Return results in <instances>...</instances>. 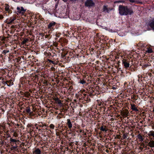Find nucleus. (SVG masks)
<instances>
[{
    "label": "nucleus",
    "mask_w": 154,
    "mask_h": 154,
    "mask_svg": "<svg viewBox=\"0 0 154 154\" xmlns=\"http://www.w3.org/2000/svg\"><path fill=\"white\" fill-rule=\"evenodd\" d=\"M119 14L122 16L131 15L133 13V11L128 7L122 5H120L119 7Z\"/></svg>",
    "instance_id": "obj_1"
},
{
    "label": "nucleus",
    "mask_w": 154,
    "mask_h": 154,
    "mask_svg": "<svg viewBox=\"0 0 154 154\" xmlns=\"http://www.w3.org/2000/svg\"><path fill=\"white\" fill-rule=\"evenodd\" d=\"M17 14H20L22 15H23L26 11V9H25L23 7H17Z\"/></svg>",
    "instance_id": "obj_2"
},
{
    "label": "nucleus",
    "mask_w": 154,
    "mask_h": 154,
    "mask_svg": "<svg viewBox=\"0 0 154 154\" xmlns=\"http://www.w3.org/2000/svg\"><path fill=\"white\" fill-rule=\"evenodd\" d=\"M85 6L91 7L95 5V3L92 0H87L85 2Z\"/></svg>",
    "instance_id": "obj_3"
},
{
    "label": "nucleus",
    "mask_w": 154,
    "mask_h": 154,
    "mask_svg": "<svg viewBox=\"0 0 154 154\" xmlns=\"http://www.w3.org/2000/svg\"><path fill=\"white\" fill-rule=\"evenodd\" d=\"M122 64L125 68H128L129 67V62L125 59H123L122 60Z\"/></svg>",
    "instance_id": "obj_4"
},
{
    "label": "nucleus",
    "mask_w": 154,
    "mask_h": 154,
    "mask_svg": "<svg viewBox=\"0 0 154 154\" xmlns=\"http://www.w3.org/2000/svg\"><path fill=\"white\" fill-rule=\"evenodd\" d=\"M128 111L126 109L124 110L121 112V115L122 116L123 118L126 117L128 116Z\"/></svg>",
    "instance_id": "obj_5"
},
{
    "label": "nucleus",
    "mask_w": 154,
    "mask_h": 154,
    "mask_svg": "<svg viewBox=\"0 0 154 154\" xmlns=\"http://www.w3.org/2000/svg\"><path fill=\"white\" fill-rule=\"evenodd\" d=\"M66 124L70 129L72 128V125L70 119H67Z\"/></svg>",
    "instance_id": "obj_6"
},
{
    "label": "nucleus",
    "mask_w": 154,
    "mask_h": 154,
    "mask_svg": "<svg viewBox=\"0 0 154 154\" xmlns=\"http://www.w3.org/2000/svg\"><path fill=\"white\" fill-rule=\"evenodd\" d=\"M12 80L6 81L4 85H7L8 86H10L13 85V82H12Z\"/></svg>",
    "instance_id": "obj_7"
},
{
    "label": "nucleus",
    "mask_w": 154,
    "mask_h": 154,
    "mask_svg": "<svg viewBox=\"0 0 154 154\" xmlns=\"http://www.w3.org/2000/svg\"><path fill=\"white\" fill-rule=\"evenodd\" d=\"M56 23L54 22H52L50 23L48 26V28L49 29H51L52 27H54Z\"/></svg>",
    "instance_id": "obj_8"
},
{
    "label": "nucleus",
    "mask_w": 154,
    "mask_h": 154,
    "mask_svg": "<svg viewBox=\"0 0 154 154\" xmlns=\"http://www.w3.org/2000/svg\"><path fill=\"white\" fill-rule=\"evenodd\" d=\"M139 140V141L140 142H142L143 141L144 137H143L142 135H141L140 134H138L137 136Z\"/></svg>",
    "instance_id": "obj_9"
},
{
    "label": "nucleus",
    "mask_w": 154,
    "mask_h": 154,
    "mask_svg": "<svg viewBox=\"0 0 154 154\" xmlns=\"http://www.w3.org/2000/svg\"><path fill=\"white\" fill-rule=\"evenodd\" d=\"M148 146L150 147H154V140H151L148 143Z\"/></svg>",
    "instance_id": "obj_10"
},
{
    "label": "nucleus",
    "mask_w": 154,
    "mask_h": 154,
    "mask_svg": "<svg viewBox=\"0 0 154 154\" xmlns=\"http://www.w3.org/2000/svg\"><path fill=\"white\" fill-rule=\"evenodd\" d=\"M5 11H8L9 13H11V11L9 9V6L7 4H5Z\"/></svg>",
    "instance_id": "obj_11"
},
{
    "label": "nucleus",
    "mask_w": 154,
    "mask_h": 154,
    "mask_svg": "<svg viewBox=\"0 0 154 154\" xmlns=\"http://www.w3.org/2000/svg\"><path fill=\"white\" fill-rule=\"evenodd\" d=\"M16 19L15 17H11L9 19V22L7 23V24H10L12 23Z\"/></svg>",
    "instance_id": "obj_12"
},
{
    "label": "nucleus",
    "mask_w": 154,
    "mask_h": 154,
    "mask_svg": "<svg viewBox=\"0 0 154 154\" xmlns=\"http://www.w3.org/2000/svg\"><path fill=\"white\" fill-rule=\"evenodd\" d=\"M148 135L149 137H152L154 138V131L152 130L149 131Z\"/></svg>",
    "instance_id": "obj_13"
},
{
    "label": "nucleus",
    "mask_w": 154,
    "mask_h": 154,
    "mask_svg": "<svg viewBox=\"0 0 154 154\" xmlns=\"http://www.w3.org/2000/svg\"><path fill=\"white\" fill-rule=\"evenodd\" d=\"M131 108L133 110L136 111H138L137 107L134 104H131Z\"/></svg>",
    "instance_id": "obj_14"
},
{
    "label": "nucleus",
    "mask_w": 154,
    "mask_h": 154,
    "mask_svg": "<svg viewBox=\"0 0 154 154\" xmlns=\"http://www.w3.org/2000/svg\"><path fill=\"white\" fill-rule=\"evenodd\" d=\"M33 153L35 154H41V151L39 149L37 148L33 151Z\"/></svg>",
    "instance_id": "obj_15"
},
{
    "label": "nucleus",
    "mask_w": 154,
    "mask_h": 154,
    "mask_svg": "<svg viewBox=\"0 0 154 154\" xmlns=\"http://www.w3.org/2000/svg\"><path fill=\"white\" fill-rule=\"evenodd\" d=\"M147 50L146 51V52L148 53H151L153 52V51L152 49L150 47L147 48Z\"/></svg>",
    "instance_id": "obj_16"
},
{
    "label": "nucleus",
    "mask_w": 154,
    "mask_h": 154,
    "mask_svg": "<svg viewBox=\"0 0 154 154\" xmlns=\"http://www.w3.org/2000/svg\"><path fill=\"white\" fill-rule=\"evenodd\" d=\"M106 126H102L100 128V130L102 131H107V129H106Z\"/></svg>",
    "instance_id": "obj_17"
},
{
    "label": "nucleus",
    "mask_w": 154,
    "mask_h": 154,
    "mask_svg": "<svg viewBox=\"0 0 154 154\" xmlns=\"http://www.w3.org/2000/svg\"><path fill=\"white\" fill-rule=\"evenodd\" d=\"M149 26L152 28L154 29V20L150 23Z\"/></svg>",
    "instance_id": "obj_18"
},
{
    "label": "nucleus",
    "mask_w": 154,
    "mask_h": 154,
    "mask_svg": "<svg viewBox=\"0 0 154 154\" xmlns=\"http://www.w3.org/2000/svg\"><path fill=\"white\" fill-rule=\"evenodd\" d=\"M26 111L29 114H31L32 113V112H31L30 108L29 107H27Z\"/></svg>",
    "instance_id": "obj_19"
},
{
    "label": "nucleus",
    "mask_w": 154,
    "mask_h": 154,
    "mask_svg": "<svg viewBox=\"0 0 154 154\" xmlns=\"http://www.w3.org/2000/svg\"><path fill=\"white\" fill-rule=\"evenodd\" d=\"M103 11L104 12H108V10L107 6L104 5L103 6Z\"/></svg>",
    "instance_id": "obj_20"
},
{
    "label": "nucleus",
    "mask_w": 154,
    "mask_h": 154,
    "mask_svg": "<svg viewBox=\"0 0 154 154\" xmlns=\"http://www.w3.org/2000/svg\"><path fill=\"white\" fill-rule=\"evenodd\" d=\"M10 140L11 142H14V143H16L17 142L19 141V140H16L15 139H12L11 138H10Z\"/></svg>",
    "instance_id": "obj_21"
},
{
    "label": "nucleus",
    "mask_w": 154,
    "mask_h": 154,
    "mask_svg": "<svg viewBox=\"0 0 154 154\" xmlns=\"http://www.w3.org/2000/svg\"><path fill=\"white\" fill-rule=\"evenodd\" d=\"M24 96L27 97H29L30 96V94L28 92H26L24 93Z\"/></svg>",
    "instance_id": "obj_22"
},
{
    "label": "nucleus",
    "mask_w": 154,
    "mask_h": 154,
    "mask_svg": "<svg viewBox=\"0 0 154 154\" xmlns=\"http://www.w3.org/2000/svg\"><path fill=\"white\" fill-rule=\"evenodd\" d=\"M29 41L28 39L27 38L24 39L22 42V43L23 44H25L27 42Z\"/></svg>",
    "instance_id": "obj_23"
},
{
    "label": "nucleus",
    "mask_w": 154,
    "mask_h": 154,
    "mask_svg": "<svg viewBox=\"0 0 154 154\" xmlns=\"http://www.w3.org/2000/svg\"><path fill=\"white\" fill-rule=\"evenodd\" d=\"M128 136V134L127 133H124L123 134V136L122 137L123 139H124L127 138Z\"/></svg>",
    "instance_id": "obj_24"
},
{
    "label": "nucleus",
    "mask_w": 154,
    "mask_h": 154,
    "mask_svg": "<svg viewBox=\"0 0 154 154\" xmlns=\"http://www.w3.org/2000/svg\"><path fill=\"white\" fill-rule=\"evenodd\" d=\"M9 52V50H4L3 51L2 53L3 54H5L6 53H8Z\"/></svg>",
    "instance_id": "obj_25"
},
{
    "label": "nucleus",
    "mask_w": 154,
    "mask_h": 154,
    "mask_svg": "<svg viewBox=\"0 0 154 154\" xmlns=\"http://www.w3.org/2000/svg\"><path fill=\"white\" fill-rule=\"evenodd\" d=\"M54 125L52 124H51L49 126L50 128L52 129H54Z\"/></svg>",
    "instance_id": "obj_26"
},
{
    "label": "nucleus",
    "mask_w": 154,
    "mask_h": 154,
    "mask_svg": "<svg viewBox=\"0 0 154 154\" xmlns=\"http://www.w3.org/2000/svg\"><path fill=\"white\" fill-rule=\"evenodd\" d=\"M80 83L82 84H83L86 83V82L84 80H81Z\"/></svg>",
    "instance_id": "obj_27"
},
{
    "label": "nucleus",
    "mask_w": 154,
    "mask_h": 154,
    "mask_svg": "<svg viewBox=\"0 0 154 154\" xmlns=\"http://www.w3.org/2000/svg\"><path fill=\"white\" fill-rule=\"evenodd\" d=\"M17 146H14L11 148V150H14V149H16L17 148Z\"/></svg>",
    "instance_id": "obj_28"
},
{
    "label": "nucleus",
    "mask_w": 154,
    "mask_h": 154,
    "mask_svg": "<svg viewBox=\"0 0 154 154\" xmlns=\"http://www.w3.org/2000/svg\"><path fill=\"white\" fill-rule=\"evenodd\" d=\"M1 129H4L5 128V127L4 125H1Z\"/></svg>",
    "instance_id": "obj_29"
},
{
    "label": "nucleus",
    "mask_w": 154,
    "mask_h": 154,
    "mask_svg": "<svg viewBox=\"0 0 154 154\" xmlns=\"http://www.w3.org/2000/svg\"><path fill=\"white\" fill-rule=\"evenodd\" d=\"M13 135L15 137H17V133L15 132L14 134H13Z\"/></svg>",
    "instance_id": "obj_30"
},
{
    "label": "nucleus",
    "mask_w": 154,
    "mask_h": 154,
    "mask_svg": "<svg viewBox=\"0 0 154 154\" xmlns=\"http://www.w3.org/2000/svg\"><path fill=\"white\" fill-rule=\"evenodd\" d=\"M45 38H48V39H49V35H45Z\"/></svg>",
    "instance_id": "obj_31"
},
{
    "label": "nucleus",
    "mask_w": 154,
    "mask_h": 154,
    "mask_svg": "<svg viewBox=\"0 0 154 154\" xmlns=\"http://www.w3.org/2000/svg\"><path fill=\"white\" fill-rule=\"evenodd\" d=\"M4 18V17L2 15H0V20Z\"/></svg>",
    "instance_id": "obj_32"
},
{
    "label": "nucleus",
    "mask_w": 154,
    "mask_h": 154,
    "mask_svg": "<svg viewBox=\"0 0 154 154\" xmlns=\"http://www.w3.org/2000/svg\"><path fill=\"white\" fill-rule=\"evenodd\" d=\"M56 135L57 136H59L60 135V133L58 132H57L56 133Z\"/></svg>",
    "instance_id": "obj_33"
},
{
    "label": "nucleus",
    "mask_w": 154,
    "mask_h": 154,
    "mask_svg": "<svg viewBox=\"0 0 154 154\" xmlns=\"http://www.w3.org/2000/svg\"><path fill=\"white\" fill-rule=\"evenodd\" d=\"M48 61L50 62H51V63H54V61H52V60H48Z\"/></svg>",
    "instance_id": "obj_34"
},
{
    "label": "nucleus",
    "mask_w": 154,
    "mask_h": 154,
    "mask_svg": "<svg viewBox=\"0 0 154 154\" xmlns=\"http://www.w3.org/2000/svg\"><path fill=\"white\" fill-rule=\"evenodd\" d=\"M129 0V1L131 2H132V3L134 2V1L133 0Z\"/></svg>",
    "instance_id": "obj_35"
},
{
    "label": "nucleus",
    "mask_w": 154,
    "mask_h": 154,
    "mask_svg": "<svg viewBox=\"0 0 154 154\" xmlns=\"http://www.w3.org/2000/svg\"><path fill=\"white\" fill-rule=\"evenodd\" d=\"M135 95H134L133 97H132V99H135Z\"/></svg>",
    "instance_id": "obj_36"
},
{
    "label": "nucleus",
    "mask_w": 154,
    "mask_h": 154,
    "mask_svg": "<svg viewBox=\"0 0 154 154\" xmlns=\"http://www.w3.org/2000/svg\"><path fill=\"white\" fill-rule=\"evenodd\" d=\"M20 59H21V58H20V57H18L17 60H18L19 61L20 60Z\"/></svg>",
    "instance_id": "obj_37"
},
{
    "label": "nucleus",
    "mask_w": 154,
    "mask_h": 154,
    "mask_svg": "<svg viewBox=\"0 0 154 154\" xmlns=\"http://www.w3.org/2000/svg\"><path fill=\"white\" fill-rule=\"evenodd\" d=\"M70 0L72 2H75L76 1H77L78 0Z\"/></svg>",
    "instance_id": "obj_38"
},
{
    "label": "nucleus",
    "mask_w": 154,
    "mask_h": 154,
    "mask_svg": "<svg viewBox=\"0 0 154 154\" xmlns=\"http://www.w3.org/2000/svg\"><path fill=\"white\" fill-rule=\"evenodd\" d=\"M140 149H141V150H143V148H142V147H140Z\"/></svg>",
    "instance_id": "obj_39"
},
{
    "label": "nucleus",
    "mask_w": 154,
    "mask_h": 154,
    "mask_svg": "<svg viewBox=\"0 0 154 154\" xmlns=\"http://www.w3.org/2000/svg\"><path fill=\"white\" fill-rule=\"evenodd\" d=\"M141 146H143L144 145V144L143 143H142V144H141Z\"/></svg>",
    "instance_id": "obj_40"
},
{
    "label": "nucleus",
    "mask_w": 154,
    "mask_h": 154,
    "mask_svg": "<svg viewBox=\"0 0 154 154\" xmlns=\"http://www.w3.org/2000/svg\"><path fill=\"white\" fill-rule=\"evenodd\" d=\"M79 132L80 133H81L82 132V130H80Z\"/></svg>",
    "instance_id": "obj_41"
},
{
    "label": "nucleus",
    "mask_w": 154,
    "mask_h": 154,
    "mask_svg": "<svg viewBox=\"0 0 154 154\" xmlns=\"http://www.w3.org/2000/svg\"><path fill=\"white\" fill-rule=\"evenodd\" d=\"M119 135H117V138H119Z\"/></svg>",
    "instance_id": "obj_42"
},
{
    "label": "nucleus",
    "mask_w": 154,
    "mask_h": 154,
    "mask_svg": "<svg viewBox=\"0 0 154 154\" xmlns=\"http://www.w3.org/2000/svg\"><path fill=\"white\" fill-rule=\"evenodd\" d=\"M106 151L107 152H108V150H106Z\"/></svg>",
    "instance_id": "obj_43"
},
{
    "label": "nucleus",
    "mask_w": 154,
    "mask_h": 154,
    "mask_svg": "<svg viewBox=\"0 0 154 154\" xmlns=\"http://www.w3.org/2000/svg\"><path fill=\"white\" fill-rule=\"evenodd\" d=\"M153 112H154V108H153Z\"/></svg>",
    "instance_id": "obj_44"
},
{
    "label": "nucleus",
    "mask_w": 154,
    "mask_h": 154,
    "mask_svg": "<svg viewBox=\"0 0 154 154\" xmlns=\"http://www.w3.org/2000/svg\"><path fill=\"white\" fill-rule=\"evenodd\" d=\"M0 129H1V125H0Z\"/></svg>",
    "instance_id": "obj_45"
},
{
    "label": "nucleus",
    "mask_w": 154,
    "mask_h": 154,
    "mask_svg": "<svg viewBox=\"0 0 154 154\" xmlns=\"http://www.w3.org/2000/svg\"><path fill=\"white\" fill-rule=\"evenodd\" d=\"M62 131H60V132L61 133V132H62Z\"/></svg>",
    "instance_id": "obj_46"
},
{
    "label": "nucleus",
    "mask_w": 154,
    "mask_h": 154,
    "mask_svg": "<svg viewBox=\"0 0 154 154\" xmlns=\"http://www.w3.org/2000/svg\"><path fill=\"white\" fill-rule=\"evenodd\" d=\"M15 144H16V146H17V143H15Z\"/></svg>",
    "instance_id": "obj_47"
},
{
    "label": "nucleus",
    "mask_w": 154,
    "mask_h": 154,
    "mask_svg": "<svg viewBox=\"0 0 154 154\" xmlns=\"http://www.w3.org/2000/svg\"><path fill=\"white\" fill-rule=\"evenodd\" d=\"M14 27V26H11L12 27Z\"/></svg>",
    "instance_id": "obj_48"
},
{
    "label": "nucleus",
    "mask_w": 154,
    "mask_h": 154,
    "mask_svg": "<svg viewBox=\"0 0 154 154\" xmlns=\"http://www.w3.org/2000/svg\"><path fill=\"white\" fill-rule=\"evenodd\" d=\"M17 125L18 126H19V124H18Z\"/></svg>",
    "instance_id": "obj_49"
},
{
    "label": "nucleus",
    "mask_w": 154,
    "mask_h": 154,
    "mask_svg": "<svg viewBox=\"0 0 154 154\" xmlns=\"http://www.w3.org/2000/svg\"><path fill=\"white\" fill-rule=\"evenodd\" d=\"M4 82V83H3V84H4V83H5V82Z\"/></svg>",
    "instance_id": "obj_50"
},
{
    "label": "nucleus",
    "mask_w": 154,
    "mask_h": 154,
    "mask_svg": "<svg viewBox=\"0 0 154 154\" xmlns=\"http://www.w3.org/2000/svg\"><path fill=\"white\" fill-rule=\"evenodd\" d=\"M29 91L30 92H31V91H30V90H29Z\"/></svg>",
    "instance_id": "obj_51"
},
{
    "label": "nucleus",
    "mask_w": 154,
    "mask_h": 154,
    "mask_svg": "<svg viewBox=\"0 0 154 154\" xmlns=\"http://www.w3.org/2000/svg\"><path fill=\"white\" fill-rule=\"evenodd\" d=\"M85 135H86V133H85Z\"/></svg>",
    "instance_id": "obj_52"
},
{
    "label": "nucleus",
    "mask_w": 154,
    "mask_h": 154,
    "mask_svg": "<svg viewBox=\"0 0 154 154\" xmlns=\"http://www.w3.org/2000/svg\"><path fill=\"white\" fill-rule=\"evenodd\" d=\"M55 0V1H57V0Z\"/></svg>",
    "instance_id": "obj_53"
},
{
    "label": "nucleus",
    "mask_w": 154,
    "mask_h": 154,
    "mask_svg": "<svg viewBox=\"0 0 154 154\" xmlns=\"http://www.w3.org/2000/svg\"><path fill=\"white\" fill-rule=\"evenodd\" d=\"M1 79V77H0V80Z\"/></svg>",
    "instance_id": "obj_54"
},
{
    "label": "nucleus",
    "mask_w": 154,
    "mask_h": 154,
    "mask_svg": "<svg viewBox=\"0 0 154 154\" xmlns=\"http://www.w3.org/2000/svg\"><path fill=\"white\" fill-rule=\"evenodd\" d=\"M153 140H154V138H153Z\"/></svg>",
    "instance_id": "obj_55"
}]
</instances>
